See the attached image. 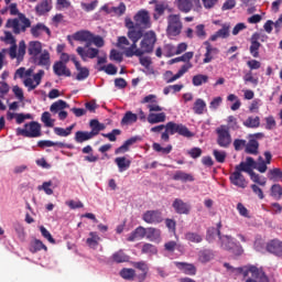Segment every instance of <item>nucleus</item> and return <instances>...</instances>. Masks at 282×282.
Segmentation results:
<instances>
[{"label":"nucleus","mask_w":282,"mask_h":282,"mask_svg":"<svg viewBox=\"0 0 282 282\" xmlns=\"http://www.w3.org/2000/svg\"><path fill=\"white\" fill-rule=\"evenodd\" d=\"M78 56H80L82 61H87V58L94 59L98 58L100 54V50L91 47V44H86L85 46H78L76 48Z\"/></svg>","instance_id":"9b49d317"},{"label":"nucleus","mask_w":282,"mask_h":282,"mask_svg":"<svg viewBox=\"0 0 282 282\" xmlns=\"http://www.w3.org/2000/svg\"><path fill=\"white\" fill-rule=\"evenodd\" d=\"M134 122H138V115L131 111H127L121 119V124H133Z\"/></svg>","instance_id":"6e6d98bb"},{"label":"nucleus","mask_w":282,"mask_h":282,"mask_svg":"<svg viewBox=\"0 0 282 282\" xmlns=\"http://www.w3.org/2000/svg\"><path fill=\"white\" fill-rule=\"evenodd\" d=\"M129 259L131 258L127 253H124V250L122 249L116 251L111 256V261H113V263H128Z\"/></svg>","instance_id":"e433bc0d"},{"label":"nucleus","mask_w":282,"mask_h":282,"mask_svg":"<svg viewBox=\"0 0 282 282\" xmlns=\"http://www.w3.org/2000/svg\"><path fill=\"white\" fill-rule=\"evenodd\" d=\"M167 9H169L167 3L156 2L155 6H154L153 19H155V21H158V19H160V17H162L164 14V12H166Z\"/></svg>","instance_id":"c03bdc74"},{"label":"nucleus","mask_w":282,"mask_h":282,"mask_svg":"<svg viewBox=\"0 0 282 282\" xmlns=\"http://www.w3.org/2000/svg\"><path fill=\"white\" fill-rule=\"evenodd\" d=\"M43 52V43L40 41H31L28 45V53L31 55L32 58L39 56Z\"/></svg>","instance_id":"a878e982"},{"label":"nucleus","mask_w":282,"mask_h":282,"mask_svg":"<svg viewBox=\"0 0 282 282\" xmlns=\"http://www.w3.org/2000/svg\"><path fill=\"white\" fill-rule=\"evenodd\" d=\"M15 133L23 138H41V135H43V132L41 131V123H39V121L25 123L23 128H18Z\"/></svg>","instance_id":"0eeeda50"},{"label":"nucleus","mask_w":282,"mask_h":282,"mask_svg":"<svg viewBox=\"0 0 282 282\" xmlns=\"http://www.w3.org/2000/svg\"><path fill=\"white\" fill-rule=\"evenodd\" d=\"M173 208L178 215H188L191 213V207L184 200L176 198L173 202Z\"/></svg>","instance_id":"393cba45"},{"label":"nucleus","mask_w":282,"mask_h":282,"mask_svg":"<svg viewBox=\"0 0 282 282\" xmlns=\"http://www.w3.org/2000/svg\"><path fill=\"white\" fill-rule=\"evenodd\" d=\"M267 252L282 257V242L280 240H271L267 243Z\"/></svg>","instance_id":"5701e85b"},{"label":"nucleus","mask_w":282,"mask_h":282,"mask_svg":"<svg viewBox=\"0 0 282 282\" xmlns=\"http://www.w3.org/2000/svg\"><path fill=\"white\" fill-rule=\"evenodd\" d=\"M139 138L138 137H132L130 139H128L127 141H124V143L117 148L115 150V154L116 155H122L124 153H127V151H129V149H131V147H133V144H135V142H138Z\"/></svg>","instance_id":"cd10ccee"},{"label":"nucleus","mask_w":282,"mask_h":282,"mask_svg":"<svg viewBox=\"0 0 282 282\" xmlns=\"http://www.w3.org/2000/svg\"><path fill=\"white\" fill-rule=\"evenodd\" d=\"M267 177L270 182H282V170L279 167L270 169L267 173Z\"/></svg>","instance_id":"ea45409f"},{"label":"nucleus","mask_w":282,"mask_h":282,"mask_svg":"<svg viewBox=\"0 0 282 282\" xmlns=\"http://www.w3.org/2000/svg\"><path fill=\"white\" fill-rule=\"evenodd\" d=\"M141 105H145L149 110V115L144 113V110H138V118L141 122H149V124H160L161 122H166V112L164 108L160 106L156 95H148L141 99Z\"/></svg>","instance_id":"f257e3e1"},{"label":"nucleus","mask_w":282,"mask_h":282,"mask_svg":"<svg viewBox=\"0 0 282 282\" xmlns=\"http://www.w3.org/2000/svg\"><path fill=\"white\" fill-rule=\"evenodd\" d=\"M175 6L184 14H188L193 10V2L191 0H176Z\"/></svg>","instance_id":"c756f323"},{"label":"nucleus","mask_w":282,"mask_h":282,"mask_svg":"<svg viewBox=\"0 0 282 282\" xmlns=\"http://www.w3.org/2000/svg\"><path fill=\"white\" fill-rule=\"evenodd\" d=\"M41 121L43 122L44 127L52 129L54 128L56 119L52 118V113H50V111H45L42 113Z\"/></svg>","instance_id":"8fccbe9b"},{"label":"nucleus","mask_w":282,"mask_h":282,"mask_svg":"<svg viewBox=\"0 0 282 282\" xmlns=\"http://www.w3.org/2000/svg\"><path fill=\"white\" fill-rule=\"evenodd\" d=\"M120 278L124 279L126 281H133V279H138V274L135 273V269H129V268H123L119 272Z\"/></svg>","instance_id":"a18cd8bd"},{"label":"nucleus","mask_w":282,"mask_h":282,"mask_svg":"<svg viewBox=\"0 0 282 282\" xmlns=\"http://www.w3.org/2000/svg\"><path fill=\"white\" fill-rule=\"evenodd\" d=\"M30 29V34L33 36V39H52V30L48 29L45 23L37 22L36 24H33Z\"/></svg>","instance_id":"9d476101"},{"label":"nucleus","mask_w":282,"mask_h":282,"mask_svg":"<svg viewBox=\"0 0 282 282\" xmlns=\"http://www.w3.org/2000/svg\"><path fill=\"white\" fill-rule=\"evenodd\" d=\"M192 110L194 111V113H196V116H204V113L208 111L206 101L202 98L195 99L192 106Z\"/></svg>","instance_id":"b1692460"},{"label":"nucleus","mask_w":282,"mask_h":282,"mask_svg":"<svg viewBox=\"0 0 282 282\" xmlns=\"http://www.w3.org/2000/svg\"><path fill=\"white\" fill-rule=\"evenodd\" d=\"M86 243L93 250H96V248H98V246L100 245V236H98V232H89V237L86 239Z\"/></svg>","instance_id":"4c0bfd02"},{"label":"nucleus","mask_w":282,"mask_h":282,"mask_svg":"<svg viewBox=\"0 0 282 282\" xmlns=\"http://www.w3.org/2000/svg\"><path fill=\"white\" fill-rule=\"evenodd\" d=\"M270 195L273 199H281L282 198V186L281 184H273L270 188Z\"/></svg>","instance_id":"bf43d9fd"},{"label":"nucleus","mask_w":282,"mask_h":282,"mask_svg":"<svg viewBox=\"0 0 282 282\" xmlns=\"http://www.w3.org/2000/svg\"><path fill=\"white\" fill-rule=\"evenodd\" d=\"M185 239L192 243H202L204 238L197 232L188 231L185 234Z\"/></svg>","instance_id":"13d9d810"},{"label":"nucleus","mask_w":282,"mask_h":282,"mask_svg":"<svg viewBox=\"0 0 282 282\" xmlns=\"http://www.w3.org/2000/svg\"><path fill=\"white\" fill-rule=\"evenodd\" d=\"M247 274H251L253 279H258L259 281L265 282L268 281V276H265V273L263 270L257 268V267H250L245 273L243 276Z\"/></svg>","instance_id":"bb28decb"},{"label":"nucleus","mask_w":282,"mask_h":282,"mask_svg":"<svg viewBox=\"0 0 282 282\" xmlns=\"http://www.w3.org/2000/svg\"><path fill=\"white\" fill-rule=\"evenodd\" d=\"M245 151L250 155H257V153H259V141H257V139H250L249 142L246 143Z\"/></svg>","instance_id":"79ce46f5"},{"label":"nucleus","mask_w":282,"mask_h":282,"mask_svg":"<svg viewBox=\"0 0 282 282\" xmlns=\"http://www.w3.org/2000/svg\"><path fill=\"white\" fill-rule=\"evenodd\" d=\"M204 45H205L206 52L204 54L203 63L206 65L215 61V57L219 55V48L213 46V44H210V42L208 41L204 42Z\"/></svg>","instance_id":"4468645a"},{"label":"nucleus","mask_w":282,"mask_h":282,"mask_svg":"<svg viewBox=\"0 0 282 282\" xmlns=\"http://www.w3.org/2000/svg\"><path fill=\"white\" fill-rule=\"evenodd\" d=\"M230 183L234 184V186H238V188H246L248 186V180H246V176H243V173L235 170L229 175Z\"/></svg>","instance_id":"f3484780"},{"label":"nucleus","mask_w":282,"mask_h":282,"mask_svg":"<svg viewBox=\"0 0 282 282\" xmlns=\"http://www.w3.org/2000/svg\"><path fill=\"white\" fill-rule=\"evenodd\" d=\"M33 61L35 65L50 69V65H52V56L50 55V51L44 50L37 56L33 57Z\"/></svg>","instance_id":"dca6fc26"},{"label":"nucleus","mask_w":282,"mask_h":282,"mask_svg":"<svg viewBox=\"0 0 282 282\" xmlns=\"http://www.w3.org/2000/svg\"><path fill=\"white\" fill-rule=\"evenodd\" d=\"M98 72H105L109 76H116V74H118V67H116V65L113 64H108V65L100 66L98 68Z\"/></svg>","instance_id":"052dcab7"},{"label":"nucleus","mask_w":282,"mask_h":282,"mask_svg":"<svg viewBox=\"0 0 282 282\" xmlns=\"http://www.w3.org/2000/svg\"><path fill=\"white\" fill-rule=\"evenodd\" d=\"M123 54L127 56V58H133V56H143L141 47L139 50L128 47L124 50Z\"/></svg>","instance_id":"338daca9"},{"label":"nucleus","mask_w":282,"mask_h":282,"mask_svg":"<svg viewBox=\"0 0 282 282\" xmlns=\"http://www.w3.org/2000/svg\"><path fill=\"white\" fill-rule=\"evenodd\" d=\"M213 155L219 164H224V162H226V158H228V154L224 150H214Z\"/></svg>","instance_id":"680f3d73"},{"label":"nucleus","mask_w":282,"mask_h":282,"mask_svg":"<svg viewBox=\"0 0 282 282\" xmlns=\"http://www.w3.org/2000/svg\"><path fill=\"white\" fill-rule=\"evenodd\" d=\"M182 135L183 138H193L195 133H193L188 128L182 123H176L170 121L165 124V131L161 134V140L163 142H169L171 140V135Z\"/></svg>","instance_id":"39448f33"},{"label":"nucleus","mask_w":282,"mask_h":282,"mask_svg":"<svg viewBox=\"0 0 282 282\" xmlns=\"http://www.w3.org/2000/svg\"><path fill=\"white\" fill-rule=\"evenodd\" d=\"M158 43V35L154 31H148L143 34L142 40L140 42L141 52L144 54H153V50H155V44Z\"/></svg>","instance_id":"6e6552de"},{"label":"nucleus","mask_w":282,"mask_h":282,"mask_svg":"<svg viewBox=\"0 0 282 282\" xmlns=\"http://www.w3.org/2000/svg\"><path fill=\"white\" fill-rule=\"evenodd\" d=\"M250 47H249V52L251 54V56H253V58H259V50H261V43L259 42V37L256 36H251L250 40Z\"/></svg>","instance_id":"c85d7f7f"},{"label":"nucleus","mask_w":282,"mask_h":282,"mask_svg":"<svg viewBox=\"0 0 282 282\" xmlns=\"http://www.w3.org/2000/svg\"><path fill=\"white\" fill-rule=\"evenodd\" d=\"M72 63H74L76 69H77V80H85L86 78H89V68L82 67L80 62H78V58L76 56H72Z\"/></svg>","instance_id":"aec40b11"},{"label":"nucleus","mask_w":282,"mask_h":282,"mask_svg":"<svg viewBox=\"0 0 282 282\" xmlns=\"http://www.w3.org/2000/svg\"><path fill=\"white\" fill-rule=\"evenodd\" d=\"M174 265L177 268V270H181V272L187 274L188 276H195L197 274V268L193 263L174 262Z\"/></svg>","instance_id":"a211bd4d"},{"label":"nucleus","mask_w":282,"mask_h":282,"mask_svg":"<svg viewBox=\"0 0 282 282\" xmlns=\"http://www.w3.org/2000/svg\"><path fill=\"white\" fill-rule=\"evenodd\" d=\"M67 41H79L80 43H86V45H95L96 47H105V39L100 35H95L90 31L80 30L72 35L67 36Z\"/></svg>","instance_id":"20e7f679"},{"label":"nucleus","mask_w":282,"mask_h":282,"mask_svg":"<svg viewBox=\"0 0 282 282\" xmlns=\"http://www.w3.org/2000/svg\"><path fill=\"white\" fill-rule=\"evenodd\" d=\"M109 58L111 61H115L116 63H122V61H124V55L122 54V52L113 48L110 51Z\"/></svg>","instance_id":"e2e57ef3"},{"label":"nucleus","mask_w":282,"mask_h":282,"mask_svg":"<svg viewBox=\"0 0 282 282\" xmlns=\"http://www.w3.org/2000/svg\"><path fill=\"white\" fill-rule=\"evenodd\" d=\"M152 149L153 151H155L156 153H162V155H169V153H171V151H173V145L169 144L165 148L162 147V144L154 142L152 144Z\"/></svg>","instance_id":"864d4df0"},{"label":"nucleus","mask_w":282,"mask_h":282,"mask_svg":"<svg viewBox=\"0 0 282 282\" xmlns=\"http://www.w3.org/2000/svg\"><path fill=\"white\" fill-rule=\"evenodd\" d=\"M9 12L11 17L18 15V18L9 19L6 23V28L12 30L13 34H21V32H26L28 28H31L32 21H30L25 14L19 13L17 3H11L9 6Z\"/></svg>","instance_id":"f03ea898"},{"label":"nucleus","mask_w":282,"mask_h":282,"mask_svg":"<svg viewBox=\"0 0 282 282\" xmlns=\"http://www.w3.org/2000/svg\"><path fill=\"white\" fill-rule=\"evenodd\" d=\"M145 224H162L164 217H162V212L160 210H147L142 216Z\"/></svg>","instance_id":"2eb2a0df"},{"label":"nucleus","mask_w":282,"mask_h":282,"mask_svg":"<svg viewBox=\"0 0 282 282\" xmlns=\"http://www.w3.org/2000/svg\"><path fill=\"white\" fill-rule=\"evenodd\" d=\"M252 164H254L253 158H248L247 162H241L240 164L236 165L235 170L238 173H248V175H252L254 171H252Z\"/></svg>","instance_id":"4be33fe9"},{"label":"nucleus","mask_w":282,"mask_h":282,"mask_svg":"<svg viewBox=\"0 0 282 282\" xmlns=\"http://www.w3.org/2000/svg\"><path fill=\"white\" fill-rule=\"evenodd\" d=\"M172 180H174L175 182H194L195 177L184 171H176L173 174Z\"/></svg>","instance_id":"473e14b6"},{"label":"nucleus","mask_w":282,"mask_h":282,"mask_svg":"<svg viewBox=\"0 0 282 282\" xmlns=\"http://www.w3.org/2000/svg\"><path fill=\"white\" fill-rule=\"evenodd\" d=\"M115 164H117L120 173H124L131 166V160L127 156H118L115 159Z\"/></svg>","instance_id":"7c9ffc66"},{"label":"nucleus","mask_w":282,"mask_h":282,"mask_svg":"<svg viewBox=\"0 0 282 282\" xmlns=\"http://www.w3.org/2000/svg\"><path fill=\"white\" fill-rule=\"evenodd\" d=\"M182 30H184L182 15L180 13H172L167 15L166 36H169V39H175V36H180V34H182Z\"/></svg>","instance_id":"423d86ee"},{"label":"nucleus","mask_w":282,"mask_h":282,"mask_svg":"<svg viewBox=\"0 0 282 282\" xmlns=\"http://www.w3.org/2000/svg\"><path fill=\"white\" fill-rule=\"evenodd\" d=\"M272 162V153L270 151L264 152V160L263 158H259L258 162L256 163V169L259 173H265L268 171V164Z\"/></svg>","instance_id":"6ab92c4d"},{"label":"nucleus","mask_w":282,"mask_h":282,"mask_svg":"<svg viewBox=\"0 0 282 282\" xmlns=\"http://www.w3.org/2000/svg\"><path fill=\"white\" fill-rule=\"evenodd\" d=\"M132 268L138 270L140 273L137 275V280L139 282L147 281V276H149V263L147 261L141 260L137 262H131Z\"/></svg>","instance_id":"ddd939ff"},{"label":"nucleus","mask_w":282,"mask_h":282,"mask_svg":"<svg viewBox=\"0 0 282 282\" xmlns=\"http://www.w3.org/2000/svg\"><path fill=\"white\" fill-rule=\"evenodd\" d=\"M213 259V253L210 251H200L198 256V260L200 263H208Z\"/></svg>","instance_id":"774afa93"},{"label":"nucleus","mask_w":282,"mask_h":282,"mask_svg":"<svg viewBox=\"0 0 282 282\" xmlns=\"http://www.w3.org/2000/svg\"><path fill=\"white\" fill-rule=\"evenodd\" d=\"M89 127L91 131L89 132L93 138H96L100 133V131H105V123H100V121L93 119L89 122Z\"/></svg>","instance_id":"2f4dec72"},{"label":"nucleus","mask_w":282,"mask_h":282,"mask_svg":"<svg viewBox=\"0 0 282 282\" xmlns=\"http://www.w3.org/2000/svg\"><path fill=\"white\" fill-rule=\"evenodd\" d=\"M217 144L223 149H228L232 144V135H230V128L228 126H220L216 128Z\"/></svg>","instance_id":"1a4fd4ad"},{"label":"nucleus","mask_w":282,"mask_h":282,"mask_svg":"<svg viewBox=\"0 0 282 282\" xmlns=\"http://www.w3.org/2000/svg\"><path fill=\"white\" fill-rule=\"evenodd\" d=\"M74 140L77 142V144H83V142L94 140V137L89 133V131H77Z\"/></svg>","instance_id":"37998d69"},{"label":"nucleus","mask_w":282,"mask_h":282,"mask_svg":"<svg viewBox=\"0 0 282 282\" xmlns=\"http://www.w3.org/2000/svg\"><path fill=\"white\" fill-rule=\"evenodd\" d=\"M76 129V123L70 124L69 127L61 128V127H55L53 129L55 135H58L59 138H67L68 135H72V131Z\"/></svg>","instance_id":"f704fd0d"},{"label":"nucleus","mask_w":282,"mask_h":282,"mask_svg":"<svg viewBox=\"0 0 282 282\" xmlns=\"http://www.w3.org/2000/svg\"><path fill=\"white\" fill-rule=\"evenodd\" d=\"M29 250L34 254L36 252H41V250L47 251V246H45L41 240H34L30 243Z\"/></svg>","instance_id":"603ef678"},{"label":"nucleus","mask_w":282,"mask_h":282,"mask_svg":"<svg viewBox=\"0 0 282 282\" xmlns=\"http://www.w3.org/2000/svg\"><path fill=\"white\" fill-rule=\"evenodd\" d=\"M243 82L246 83V85H248V83H251V85L257 87V85H259V77H256L254 74H252V70H248L243 75Z\"/></svg>","instance_id":"4d7b16f0"},{"label":"nucleus","mask_w":282,"mask_h":282,"mask_svg":"<svg viewBox=\"0 0 282 282\" xmlns=\"http://www.w3.org/2000/svg\"><path fill=\"white\" fill-rule=\"evenodd\" d=\"M50 10H52V6L50 4V2L47 0H44V1L40 2L35 7V12L40 17H43V14H47V12H50Z\"/></svg>","instance_id":"49530a36"},{"label":"nucleus","mask_w":282,"mask_h":282,"mask_svg":"<svg viewBox=\"0 0 282 282\" xmlns=\"http://www.w3.org/2000/svg\"><path fill=\"white\" fill-rule=\"evenodd\" d=\"M134 23L138 28H142L143 30H149L151 28V15L147 10H140L133 17Z\"/></svg>","instance_id":"f8f14e48"},{"label":"nucleus","mask_w":282,"mask_h":282,"mask_svg":"<svg viewBox=\"0 0 282 282\" xmlns=\"http://www.w3.org/2000/svg\"><path fill=\"white\" fill-rule=\"evenodd\" d=\"M65 109H69V105L63 99L53 102L50 107L51 113H61Z\"/></svg>","instance_id":"c9c22d12"},{"label":"nucleus","mask_w":282,"mask_h":282,"mask_svg":"<svg viewBox=\"0 0 282 282\" xmlns=\"http://www.w3.org/2000/svg\"><path fill=\"white\" fill-rule=\"evenodd\" d=\"M208 80H209L208 75L197 74L193 76L192 85H194V87H202V85H206Z\"/></svg>","instance_id":"de8ad7c7"},{"label":"nucleus","mask_w":282,"mask_h":282,"mask_svg":"<svg viewBox=\"0 0 282 282\" xmlns=\"http://www.w3.org/2000/svg\"><path fill=\"white\" fill-rule=\"evenodd\" d=\"M147 239L150 241H160L162 239V230L153 227L147 228Z\"/></svg>","instance_id":"58836bf2"},{"label":"nucleus","mask_w":282,"mask_h":282,"mask_svg":"<svg viewBox=\"0 0 282 282\" xmlns=\"http://www.w3.org/2000/svg\"><path fill=\"white\" fill-rule=\"evenodd\" d=\"M53 72L55 76H65L66 78H69V76H72V70H69L67 64L63 62H55L53 65Z\"/></svg>","instance_id":"412c9836"},{"label":"nucleus","mask_w":282,"mask_h":282,"mask_svg":"<svg viewBox=\"0 0 282 282\" xmlns=\"http://www.w3.org/2000/svg\"><path fill=\"white\" fill-rule=\"evenodd\" d=\"M144 237H147V228L138 227L129 235L127 241H135V239H144Z\"/></svg>","instance_id":"a19ab883"},{"label":"nucleus","mask_w":282,"mask_h":282,"mask_svg":"<svg viewBox=\"0 0 282 282\" xmlns=\"http://www.w3.org/2000/svg\"><path fill=\"white\" fill-rule=\"evenodd\" d=\"M141 252L142 254H148V257H153L158 254V247L149 242H145L141 248Z\"/></svg>","instance_id":"5fc2aeb1"},{"label":"nucleus","mask_w":282,"mask_h":282,"mask_svg":"<svg viewBox=\"0 0 282 282\" xmlns=\"http://www.w3.org/2000/svg\"><path fill=\"white\" fill-rule=\"evenodd\" d=\"M15 74L19 78H24L23 85L28 87V91H33V89H36V87L41 85V80H43V76H45V70L40 69L34 74V68L25 69V67H20ZM32 74H34L33 77Z\"/></svg>","instance_id":"7ed1b4c3"},{"label":"nucleus","mask_w":282,"mask_h":282,"mask_svg":"<svg viewBox=\"0 0 282 282\" xmlns=\"http://www.w3.org/2000/svg\"><path fill=\"white\" fill-rule=\"evenodd\" d=\"M109 12H112L116 17H122L127 12V6H124V2H121L118 7H111Z\"/></svg>","instance_id":"0e129e2a"},{"label":"nucleus","mask_w":282,"mask_h":282,"mask_svg":"<svg viewBox=\"0 0 282 282\" xmlns=\"http://www.w3.org/2000/svg\"><path fill=\"white\" fill-rule=\"evenodd\" d=\"M264 129H267L268 131L276 129V120L272 116L264 118Z\"/></svg>","instance_id":"69168bd1"},{"label":"nucleus","mask_w":282,"mask_h":282,"mask_svg":"<svg viewBox=\"0 0 282 282\" xmlns=\"http://www.w3.org/2000/svg\"><path fill=\"white\" fill-rule=\"evenodd\" d=\"M37 147L40 149H47L50 147H57L58 149H65V143L63 142H54L51 140H42L37 142Z\"/></svg>","instance_id":"09e8293b"},{"label":"nucleus","mask_w":282,"mask_h":282,"mask_svg":"<svg viewBox=\"0 0 282 282\" xmlns=\"http://www.w3.org/2000/svg\"><path fill=\"white\" fill-rule=\"evenodd\" d=\"M243 127H247V129H259L261 127V118L259 116H250L243 121Z\"/></svg>","instance_id":"72a5a7b5"},{"label":"nucleus","mask_w":282,"mask_h":282,"mask_svg":"<svg viewBox=\"0 0 282 282\" xmlns=\"http://www.w3.org/2000/svg\"><path fill=\"white\" fill-rule=\"evenodd\" d=\"M144 33L141 29H132L128 31V39H130L132 43H138V41H140V39H142Z\"/></svg>","instance_id":"3c124183"}]
</instances>
